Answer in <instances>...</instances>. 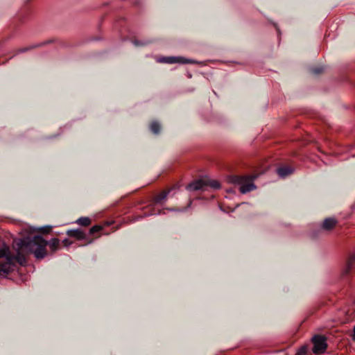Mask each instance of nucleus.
<instances>
[{
    "label": "nucleus",
    "instance_id": "obj_20",
    "mask_svg": "<svg viewBox=\"0 0 355 355\" xmlns=\"http://www.w3.org/2000/svg\"><path fill=\"white\" fill-rule=\"evenodd\" d=\"M322 71H323L322 68H314L312 69L313 73H316V74L321 73Z\"/></svg>",
    "mask_w": 355,
    "mask_h": 355
},
{
    "label": "nucleus",
    "instance_id": "obj_5",
    "mask_svg": "<svg viewBox=\"0 0 355 355\" xmlns=\"http://www.w3.org/2000/svg\"><path fill=\"white\" fill-rule=\"evenodd\" d=\"M159 62L167 63V64H174V63H180V64H193L196 63L195 60L187 59L181 56H168V57H162L159 60Z\"/></svg>",
    "mask_w": 355,
    "mask_h": 355
},
{
    "label": "nucleus",
    "instance_id": "obj_16",
    "mask_svg": "<svg viewBox=\"0 0 355 355\" xmlns=\"http://www.w3.org/2000/svg\"><path fill=\"white\" fill-rule=\"evenodd\" d=\"M150 129L154 134H158L161 129L160 124L157 121H153L150 125Z\"/></svg>",
    "mask_w": 355,
    "mask_h": 355
},
{
    "label": "nucleus",
    "instance_id": "obj_2",
    "mask_svg": "<svg viewBox=\"0 0 355 355\" xmlns=\"http://www.w3.org/2000/svg\"><path fill=\"white\" fill-rule=\"evenodd\" d=\"M256 176H235L232 182L239 186V191L241 193H246L256 189L253 181Z\"/></svg>",
    "mask_w": 355,
    "mask_h": 355
},
{
    "label": "nucleus",
    "instance_id": "obj_17",
    "mask_svg": "<svg viewBox=\"0 0 355 355\" xmlns=\"http://www.w3.org/2000/svg\"><path fill=\"white\" fill-rule=\"evenodd\" d=\"M207 181V187H209L214 189H219L220 187V183L215 180L205 179Z\"/></svg>",
    "mask_w": 355,
    "mask_h": 355
},
{
    "label": "nucleus",
    "instance_id": "obj_7",
    "mask_svg": "<svg viewBox=\"0 0 355 355\" xmlns=\"http://www.w3.org/2000/svg\"><path fill=\"white\" fill-rule=\"evenodd\" d=\"M207 188V181L205 179H199L195 180L187 186V189L193 191L198 190H206Z\"/></svg>",
    "mask_w": 355,
    "mask_h": 355
},
{
    "label": "nucleus",
    "instance_id": "obj_15",
    "mask_svg": "<svg viewBox=\"0 0 355 355\" xmlns=\"http://www.w3.org/2000/svg\"><path fill=\"white\" fill-rule=\"evenodd\" d=\"M12 254H10V249L6 245H3L1 248H0V258L4 257L5 259L7 258V257H10Z\"/></svg>",
    "mask_w": 355,
    "mask_h": 355
},
{
    "label": "nucleus",
    "instance_id": "obj_25",
    "mask_svg": "<svg viewBox=\"0 0 355 355\" xmlns=\"http://www.w3.org/2000/svg\"><path fill=\"white\" fill-rule=\"evenodd\" d=\"M26 50H27V49H21V50H20V52H24V51H26Z\"/></svg>",
    "mask_w": 355,
    "mask_h": 355
},
{
    "label": "nucleus",
    "instance_id": "obj_21",
    "mask_svg": "<svg viewBox=\"0 0 355 355\" xmlns=\"http://www.w3.org/2000/svg\"><path fill=\"white\" fill-rule=\"evenodd\" d=\"M62 243H64V245L65 246H68L71 244V242L67 239H65L62 241Z\"/></svg>",
    "mask_w": 355,
    "mask_h": 355
},
{
    "label": "nucleus",
    "instance_id": "obj_18",
    "mask_svg": "<svg viewBox=\"0 0 355 355\" xmlns=\"http://www.w3.org/2000/svg\"><path fill=\"white\" fill-rule=\"evenodd\" d=\"M102 230H103V226L99 225H94L92 227L90 228L89 234H95L96 232H99Z\"/></svg>",
    "mask_w": 355,
    "mask_h": 355
},
{
    "label": "nucleus",
    "instance_id": "obj_12",
    "mask_svg": "<svg viewBox=\"0 0 355 355\" xmlns=\"http://www.w3.org/2000/svg\"><path fill=\"white\" fill-rule=\"evenodd\" d=\"M293 172V169L289 166H283L279 167L277 169V173L279 175V176L282 178H284L290 174H291Z\"/></svg>",
    "mask_w": 355,
    "mask_h": 355
},
{
    "label": "nucleus",
    "instance_id": "obj_13",
    "mask_svg": "<svg viewBox=\"0 0 355 355\" xmlns=\"http://www.w3.org/2000/svg\"><path fill=\"white\" fill-rule=\"evenodd\" d=\"M170 192V190L168 191H164L155 196L153 201L155 204H159L162 203L163 200H165L167 198V196L168 195Z\"/></svg>",
    "mask_w": 355,
    "mask_h": 355
},
{
    "label": "nucleus",
    "instance_id": "obj_3",
    "mask_svg": "<svg viewBox=\"0 0 355 355\" xmlns=\"http://www.w3.org/2000/svg\"><path fill=\"white\" fill-rule=\"evenodd\" d=\"M313 352L315 354H320L324 352L327 347L326 338L323 336L316 335L313 337Z\"/></svg>",
    "mask_w": 355,
    "mask_h": 355
},
{
    "label": "nucleus",
    "instance_id": "obj_4",
    "mask_svg": "<svg viewBox=\"0 0 355 355\" xmlns=\"http://www.w3.org/2000/svg\"><path fill=\"white\" fill-rule=\"evenodd\" d=\"M14 248L16 250V255H12L13 261H16L21 266L25 265L26 263L25 255L28 253L26 252L25 248H21L19 245V239L15 241Z\"/></svg>",
    "mask_w": 355,
    "mask_h": 355
},
{
    "label": "nucleus",
    "instance_id": "obj_11",
    "mask_svg": "<svg viewBox=\"0 0 355 355\" xmlns=\"http://www.w3.org/2000/svg\"><path fill=\"white\" fill-rule=\"evenodd\" d=\"M51 249V254L55 253L60 248V240L57 238H53L48 241V245Z\"/></svg>",
    "mask_w": 355,
    "mask_h": 355
},
{
    "label": "nucleus",
    "instance_id": "obj_24",
    "mask_svg": "<svg viewBox=\"0 0 355 355\" xmlns=\"http://www.w3.org/2000/svg\"><path fill=\"white\" fill-rule=\"evenodd\" d=\"M92 241H93V240H92V239H89V240L88 241L87 243H92Z\"/></svg>",
    "mask_w": 355,
    "mask_h": 355
},
{
    "label": "nucleus",
    "instance_id": "obj_9",
    "mask_svg": "<svg viewBox=\"0 0 355 355\" xmlns=\"http://www.w3.org/2000/svg\"><path fill=\"white\" fill-rule=\"evenodd\" d=\"M355 268V251L351 253L347 259L344 272L348 274L352 270Z\"/></svg>",
    "mask_w": 355,
    "mask_h": 355
},
{
    "label": "nucleus",
    "instance_id": "obj_22",
    "mask_svg": "<svg viewBox=\"0 0 355 355\" xmlns=\"http://www.w3.org/2000/svg\"><path fill=\"white\" fill-rule=\"evenodd\" d=\"M352 339L355 341V325H354V329H353Z\"/></svg>",
    "mask_w": 355,
    "mask_h": 355
},
{
    "label": "nucleus",
    "instance_id": "obj_23",
    "mask_svg": "<svg viewBox=\"0 0 355 355\" xmlns=\"http://www.w3.org/2000/svg\"><path fill=\"white\" fill-rule=\"evenodd\" d=\"M157 214H161V212L159 211V212H157ZM154 214H157V213L155 211H152L150 214H148V216L154 215Z\"/></svg>",
    "mask_w": 355,
    "mask_h": 355
},
{
    "label": "nucleus",
    "instance_id": "obj_8",
    "mask_svg": "<svg viewBox=\"0 0 355 355\" xmlns=\"http://www.w3.org/2000/svg\"><path fill=\"white\" fill-rule=\"evenodd\" d=\"M338 221L334 218H325L321 224V229L324 231L332 230L337 225Z\"/></svg>",
    "mask_w": 355,
    "mask_h": 355
},
{
    "label": "nucleus",
    "instance_id": "obj_14",
    "mask_svg": "<svg viewBox=\"0 0 355 355\" xmlns=\"http://www.w3.org/2000/svg\"><path fill=\"white\" fill-rule=\"evenodd\" d=\"M91 223L92 220L89 217H80L76 220V223L83 227L89 226Z\"/></svg>",
    "mask_w": 355,
    "mask_h": 355
},
{
    "label": "nucleus",
    "instance_id": "obj_6",
    "mask_svg": "<svg viewBox=\"0 0 355 355\" xmlns=\"http://www.w3.org/2000/svg\"><path fill=\"white\" fill-rule=\"evenodd\" d=\"M13 257L11 255L10 257H7L4 263H0V275L1 276H6L13 270Z\"/></svg>",
    "mask_w": 355,
    "mask_h": 355
},
{
    "label": "nucleus",
    "instance_id": "obj_19",
    "mask_svg": "<svg viewBox=\"0 0 355 355\" xmlns=\"http://www.w3.org/2000/svg\"><path fill=\"white\" fill-rule=\"evenodd\" d=\"M307 352V348L304 346L302 347L296 352V355H306Z\"/></svg>",
    "mask_w": 355,
    "mask_h": 355
},
{
    "label": "nucleus",
    "instance_id": "obj_10",
    "mask_svg": "<svg viewBox=\"0 0 355 355\" xmlns=\"http://www.w3.org/2000/svg\"><path fill=\"white\" fill-rule=\"evenodd\" d=\"M67 234L69 236L75 238L77 240H83L86 239L85 233L79 229L68 230Z\"/></svg>",
    "mask_w": 355,
    "mask_h": 355
},
{
    "label": "nucleus",
    "instance_id": "obj_1",
    "mask_svg": "<svg viewBox=\"0 0 355 355\" xmlns=\"http://www.w3.org/2000/svg\"><path fill=\"white\" fill-rule=\"evenodd\" d=\"M19 245L21 248H25L26 253L33 254L37 259H44L48 254L46 250L48 241L41 236L19 239Z\"/></svg>",
    "mask_w": 355,
    "mask_h": 355
}]
</instances>
